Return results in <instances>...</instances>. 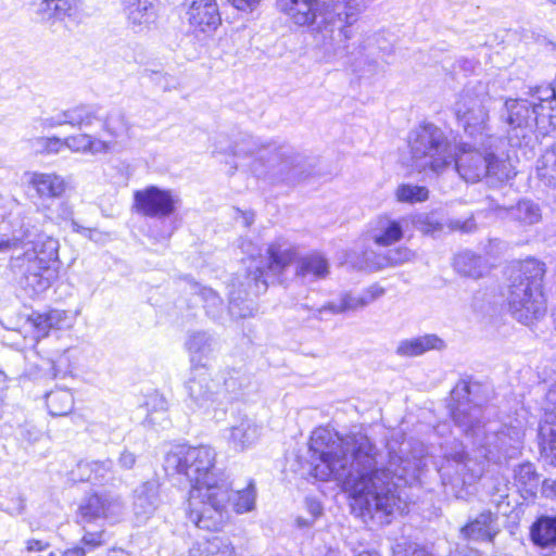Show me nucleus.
<instances>
[{"mask_svg": "<svg viewBox=\"0 0 556 556\" xmlns=\"http://www.w3.org/2000/svg\"><path fill=\"white\" fill-rule=\"evenodd\" d=\"M309 450L319 463L313 466L315 478L333 479L349 491L364 515L382 520L394 513H403L406 503L400 493L401 483L415 478L420 458H403L390 454L388 463L369 438L362 433L339 435L327 428H318L311 437Z\"/></svg>", "mask_w": 556, "mask_h": 556, "instance_id": "f257e3e1", "label": "nucleus"}, {"mask_svg": "<svg viewBox=\"0 0 556 556\" xmlns=\"http://www.w3.org/2000/svg\"><path fill=\"white\" fill-rule=\"evenodd\" d=\"M371 0H278V7L295 25L307 26L325 54L344 58L353 54L346 43L350 27Z\"/></svg>", "mask_w": 556, "mask_h": 556, "instance_id": "f03ea898", "label": "nucleus"}, {"mask_svg": "<svg viewBox=\"0 0 556 556\" xmlns=\"http://www.w3.org/2000/svg\"><path fill=\"white\" fill-rule=\"evenodd\" d=\"M481 386L477 382L459 381L451 392V416L454 425L470 439L473 445L485 450L490 459L507 457V438L518 443L522 432L518 428H507L496 421H484Z\"/></svg>", "mask_w": 556, "mask_h": 556, "instance_id": "7ed1b4c3", "label": "nucleus"}, {"mask_svg": "<svg viewBox=\"0 0 556 556\" xmlns=\"http://www.w3.org/2000/svg\"><path fill=\"white\" fill-rule=\"evenodd\" d=\"M23 250L11 257V268L22 276L23 288L31 295L46 291L55 277L51 264L58 260L59 242L24 223L11 238H0V252Z\"/></svg>", "mask_w": 556, "mask_h": 556, "instance_id": "20e7f679", "label": "nucleus"}, {"mask_svg": "<svg viewBox=\"0 0 556 556\" xmlns=\"http://www.w3.org/2000/svg\"><path fill=\"white\" fill-rule=\"evenodd\" d=\"M544 274V263L529 258L520 263L510 276L508 308L511 316L523 325L540 320L546 313L542 291Z\"/></svg>", "mask_w": 556, "mask_h": 556, "instance_id": "39448f33", "label": "nucleus"}, {"mask_svg": "<svg viewBox=\"0 0 556 556\" xmlns=\"http://www.w3.org/2000/svg\"><path fill=\"white\" fill-rule=\"evenodd\" d=\"M412 167L427 176L437 177L455 161V147L445 131L433 123H424L408 134Z\"/></svg>", "mask_w": 556, "mask_h": 556, "instance_id": "423d86ee", "label": "nucleus"}, {"mask_svg": "<svg viewBox=\"0 0 556 556\" xmlns=\"http://www.w3.org/2000/svg\"><path fill=\"white\" fill-rule=\"evenodd\" d=\"M490 102L489 84L478 81L465 87L453 105L454 115L464 132L475 144L485 149L496 148L502 140L489 125Z\"/></svg>", "mask_w": 556, "mask_h": 556, "instance_id": "0eeeda50", "label": "nucleus"}, {"mask_svg": "<svg viewBox=\"0 0 556 556\" xmlns=\"http://www.w3.org/2000/svg\"><path fill=\"white\" fill-rule=\"evenodd\" d=\"M235 156L255 157L253 170L256 175L295 180L302 174L303 156L287 144H263L260 139L248 136L233 147Z\"/></svg>", "mask_w": 556, "mask_h": 556, "instance_id": "6e6552de", "label": "nucleus"}, {"mask_svg": "<svg viewBox=\"0 0 556 556\" xmlns=\"http://www.w3.org/2000/svg\"><path fill=\"white\" fill-rule=\"evenodd\" d=\"M215 463L216 452L211 446H177L167 453L164 467L168 472L185 476L191 489L207 488L228 482Z\"/></svg>", "mask_w": 556, "mask_h": 556, "instance_id": "1a4fd4ad", "label": "nucleus"}, {"mask_svg": "<svg viewBox=\"0 0 556 556\" xmlns=\"http://www.w3.org/2000/svg\"><path fill=\"white\" fill-rule=\"evenodd\" d=\"M230 501L229 482L207 488H193L189 492L187 518L201 530L218 531L226 522V508Z\"/></svg>", "mask_w": 556, "mask_h": 556, "instance_id": "9d476101", "label": "nucleus"}, {"mask_svg": "<svg viewBox=\"0 0 556 556\" xmlns=\"http://www.w3.org/2000/svg\"><path fill=\"white\" fill-rule=\"evenodd\" d=\"M266 258L253 260L243 274H237L232 278L230 289L237 279H241L244 285L241 287V295L258 296L264 293L269 283L280 280L283 270L294 260L295 253L290 249L270 245Z\"/></svg>", "mask_w": 556, "mask_h": 556, "instance_id": "9b49d317", "label": "nucleus"}, {"mask_svg": "<svg viewBox=\"0 0 556 556\" xmlns=\"http://www.w3.org/2000/svg\"><path fill=\"white\" fill-rule=\"evenodd\" d=\"M125 510L122 498L113 493H92L84 497L77 509V522L86 528L100 520H116Z\"/></svg>", "mask_w": 556, "mask_h": 556, "instance_id": "f8f14e48", "label": "nucleus"}, {"mask_svg": "<svg viewBox=\"0 0 556 556\" xmlns=\"http://www.w3.org/2000/svg\"><path fill=\"white\" fill-rule=\"evenodd\" d=\"M180 198L172 190L149 186L134 193V207L142 216L164 219L174 214Z\"/></svg>", "mask_w": 556, "mask_h": 556, "instance_id": "ddd939ff", "label": "nucleus"}, {"mask_svg": "<svg viewBox=\"0 0 556 556\" xmlns=\"http://www.w3.org/2000/svg\"><path fill=\"white\" fill-rule=\"evenodd\" d=\"M187 404L193 410L205 414L215 412L222 405L219 384L204 369H197L186 383Z\"/></svg>", "mask_w": 556, "mask_h": 556, "instance_id": "4468645a", "label": "nucleus"}, {"mask_svg": "<svg viewBox=\"0 0 556 556\" xmlns=\"http://www.w3.org/2000/svg\"><path fill=\"white\" fill-rule=\"evenodd\" d=\"M101 108L98 104H78L63 110L52 116L41 118L40 125L45 129H51L63 125L74 128H83L101 121Z\"/></svg>", "mask_w": 556, "mask_h": 556, "instance_id": "2eb2a0df", "label": "nucleus"}, {"mask_svg": "<svg viewBox=\"0 0 556 556\" xmlns=\"http://www.w3.org/2000/svg\"><path fill=\"white\" fill-rule=\"evenodd\" d=\"M187 17L190 28L197 35L211 36L222 24L216 0H192Z\"/></svg>", "mask_w": 556, "mask_h": 556, "instance_id": "dca6fc26", "label": "nucleus"}, {"mask_svg": "<svg viewBox=\"0 0 556 556\" xmlns=\"http://www.w3.org/2000/svg\"><path fill=\"white\" fill-rule=\"evenodd\" d=\"M535 104L536 102L526 99H506L500 118L513 130L533 131L535 121L544 122L543 118L535 116Z\"/></svg>", "mask_w": 556, "mask_h": 556, "instance_id": "f3484780", "label": "nucleus"}, {"mask_svg": "<svg viewBox=\"0 0 556 556\" xmlns=\"http://www.w3.org/2000/svg\"><path fill=\"white\" fill-rule=\"evenodd\" d=\"M484 151L481 152L478 149H465L462 148L459 153L455 152L454 165L459 176L467 182H478L488 175V150L481 148Z\"/></svg>", "mask_w": 556, "mask_h": 556, "instance_id": "a211bd4d", "label": "nucleus"}, {"mask_svg": "<svg viewBox=\"0 0 556 556\" xmlns=\"http://www.w3.org/2000/svg\"><path fill=\"white\" fill-rule=\"evenodd\" d=\"M545 420L540 426L539 434L541 453L556 464V383L546 393L544 406Z\"/></svg>", "mask_w": 556, "mask_h": 556, "instance_id": "6ab92c4d", "label": "nucleus"}, {"mask_svg": "<svg viewBox=\"0 0 556 556\" xmlns=\"http://www.w3.org/2000/svg\"><path fill=\"white\" fill-rule=\"evenodd\" d=\"M160 483L150 480L135 490L132 504L134 515L138 523H144L157 509L160 505Z\"/></svg>", "mask_w": 556, "mask_h": 556, "instance_id": "aec40b11", "label": "nucleus"}, {"mask_svg": "<svg viewBox=\"0 0 556 556\" xmlns=\"http://www.w3.org/2000/svg\"><path fill=\"white\" fill-rule=\"evenodd\" d=\"M416 253L406 247L389 250L384 255L376 254L371 250L363 252V261L358 264L361 269L378 270L388 266H400L414 261Z\"/></svg>", "mask_w": 556, "mask_h": 556, "instance_id": "412c9836", "label": "nucleus"}, {"mask_svg": "<svg viewBox=\"0 0 556 556\" xmlns=\"http://www.w3.org/2000/svg\"><path fill=\"white\" fill-rule=\"evenodd\" d=\"M405 219H392L379 216L369 230V237L379 247H389L399 242L404 236Z\"/></svg>", "mask_w": 556, "mask_h": 556, "instance_id": "4be33fe9", "label": "nucleus"}, {"mask_svg": "<svg viewBox=\"0 0 556 556\" xmlns=\"http://www.w3.org/2000/svg\"><path fill=\"white\" fill-rule=\"evenodd\" d=\"M121 4L128 24L134 28L149 27L156 18L153 0H121Z\"/></svg>", "mask_w": 556, "mask_h": 556, "instance_id": "5701e85b", "label": "nucleus"}, {"mask_svg": "<svg viewBox=\"0 0 556 556\" xmlns=\"http://www.w3.org/2000/svg\"><path fill=\"white\" fill-rule=\"evenodd\" d=\"M185 345L191 363L204 368L215 352L216 341L205 331H194L189 333Z\"/></svg>", "mask_w": 556, "mask_h": 556, "instance_id": "b1692460", "label": "nucleus"}, {"mask_svg": "<svg viewBox=\"0 0 556 556\" xmlns=\"http://www.w3.org/2000/svg\"><path fill=\"white\" fill-rule=\"evenodd\" d=\"M289 249L291 250V248ZM292 251L295 253V255L291 263L296 261V277L303 279L304 281H314L327 277L329 274V264L325 256L315 252L296 258L295 250L292 249Z\"/></svg>", "mask_w": 556, "mask_h": 556, "instance_id": "393cba45", "label": "nucleus"}, {"mask_svg": "<svg viewBox=\"0 0 556 556\" xmlns=\"http://www.w3.org/2000/svg\"><path fill=\"white\" fill-rule=\"evenodd\" d=\"M444 348L445 343L440 337L434 333H427L400 341L395 353L401 357H416L428 351H441Z\"/></svg>", "mask_w": 556, "mask_h": 556, "instance_id": "a878e982", "label": "nucleus"}, {"mask_svg": "<svg viewBox=\"0 0 556 556\" xmlns=\"http://www.w3.org/2000/svg\"><path fill=\"white\" fill-rule=\"evenodd\" d=\"M260 438L258 426L250 418H242L229 429L228 445L238 452L251 447Z\"/></svg>", "mask_w": 556, "mask_h": 556, "instance_id": "bb28decb", "label": "nucleus"}, {"mask_svg": "<svg viewBox=\"0 0 556 556\" xmlns=\"http://www.w3.org/2000/svg\"><path fill=\"white\" fill-rule=\"evenodd\" d=\"M77 469L80 480H86L93 484H106L115 479L112 459L80 462Z\"/></svg>", "mask_w": 556, "mask_h": 556, "instance_id": "cd10ccee", "label": "nucleus"}, {"mask_svg": "<svg viewBox=\"0 0 556 556\" xmlns=\"http://www.w3.org/2000/svg\"><path fill=\"white\" fill-rule=\"evenodd\" d=\"M497 516L484 510L475 520L462 528V534L469 540L491 542L496 534L494 523Z\"/></svg>", "mask_w": 556, "mask_h": 556, "instance_id": "c85d7f7f", "label": "nucleus"}, {"mask_svg": "<svg viewBox=\"0 0 556 556\" xmlns=\"http://www.w3.org/2000/svg\"><path fill=\"white\" fill-rule=\"evenodd\" d=\"M28 182L40 198H60L66 189L64 179L56 174L31 173Z\"/></svg>", "mask_w": 556, "mask_h": 556, "instance_id": "c756f323", "label": "nucleus"}, {"mask_svg": "<svg viewBox=\"0 0 556 556\" xmlns=\"http://www.w3.org/2000/svg\"><path fill=\"white\" fill-rule=\"evenodd\" d=\"M534 545L547 548L556 545V516H541L530 529Z\"/></svg>", "mask_w": 556, "mask_h": 556, "instance_id": "7c9ffc66", "label": "nucleus"}, {"mask_svg": "<svg viewBox=\"0 0 556 556\" xmlns=\"http://www.w3.org/2000/svg\"><path fill=\"white\" fill-rule=\"evenodd\" d=\"M504 211L507 218L521 226H532L542 219L540 205L531 200H520L516 205L505 207Z\"/></svg>", "mask_w": 556, "mask_h": 556, "instance_id": "2f4dec72", "label": "nucleus"}, {"mask_svg": "<svg viewBox=\"0 0 556 556\" xmlns=\"http://www.w3.org/2000/svg\"><path fill=\"white\" fill-rule=\"evenodd\" d=\"M244 282L237 279L232 290H229V314L233 318L253 317L256 311L253 301L249 296L241 295V287Z\"/></svg>", "mask_w": 556, "mask_h": 556, "instance_id": "473e14b6", "label": "nucleus"}, {"mask_svg": "<svg viewBox=\"0 0 556 556\" xmlns=\"http://www.w3.org/2000/svg\"><path fill=\"white\" fill-rule=\"evenodd\" d=\"M188 556H235V548L228 540L215 536L194 544Z\"/></svg>", "mask_w": 556, "mask_h": 556, "instance_id": "72a5a7b5", "label": "nucleus"}, {"mask_svg": "<svg viewBox=\"0 0 556 556\" xmlns=\"http://www.w3.org/2000/svg\"><path fill=\"white\" fill-rule=\"evenodd\" d=\"M454 268L465 277L477 279L482 277L485 266L481 256L465 251L455 256Z\"/></svg>", "mask_w": 556, "mask_h": 556, "instance_id": "f704fd0d", "label": "nucleus"}, {"mask_svg": "<svg viewBox=\"0 0 556 556\" xmlns=\"http://www.w3.org/2000/svg\"><path fill=\"white\" fill-rule=\"evenodd\" d=\"M365 306H367V304L364 295H354L351 293H345L341 296L339 304L331 302L319 308H316L313 312V317L320 319L321 315L326 312H329L331 314H341L348 311H356Z\"/></svg>", "mask_w": 556, "mask_h": 556, "instance_id": "c9c22d12", "label": "nucleus"}, {"mask_svg": "<svg viewBox=\"0 0 556 556\" xmlns=\"http://www.w3.org/2000/svg\"><path fill=\"white\" fill-rule=\"evenodd\" d=\"M46 404L52 416H66L74 407V397L70 390L58 389L46 395Z\"/></svg>", "mask_w": 556, "mask_h": 556, "instance_id": "e433bc0d", "label": "nucleus"}, {"mask_svg": "<svg viewBox=\"0 0 556 556\" xmlns=\"http://www.w3.org/2000/svg\"><path fill=\"white\" fill-rule=\"evenodd\" d=\"M516 175L510 162L497 156L492 150H488V178L505 181Z\"/></svg>", "mask_w": 556, "mask_h": 556, "instance_id": "4c0bfd02", "label": "nucleus"}, {"mask_svg": "<svg viewBox=\"0 0 556 556\" xmlns=\"http://www.w3.org/2000/svg\"><path fill=\"white\" fill-rule=\"evenodd\" d=\"M536 172L546 185L556 186V153L553 149L545 151L539 159Z\"/></svg>", "mask_w": 556, "mask_h": 556, "instance_id": "58836bf2", "label": "nucleus"}, {"mask_svg": "<svg viewBox=\"0 0 556 556\" xmlns=\"http://www.w3.org/2000/svg\"><path fill=\"white\" fill-rule=\"evenodd\" d=\"M535 116L543 118V123L538 119L535 121L534 130H538L541 135L545 136L548 132L556 129V114L554 109L543 104V99L540 98V102L535 104Z\"/></svg>", "mask_w": 556, "mask_h": 556, "instance_id": "ea45409f", "label": "nucleus"}, {"mask_svg": "<svg viewBox=\"0 0 556 556\" xmlns=\"http://www.w3.org/2000/svg\"><path fill=\"white\" fill-rule=\"evenodd\" d=\"M395 194L400 202H424L429 197V190L424 186L403 184L397 187Z\"/></svg>", "mask_w": 556, "mask_h": 556, "instance_id": "a19ab883", "label": "nucleus"}, {"mask_svg": "<svg viewBox=\"0 0 556 556\" xmlns=\"http://www.w3.org/2000/svg\"><path fill=\"white\" fill-rule=\"evenodd\" d=\"M414 227L425 235L437 236L442 232L444 225L434 216V214H417L413 217Z\"/></svg>", "mask_w": 556, "mask_h": 556, "instance_id": "79ce46f5", "label": "nucleus"}, {"mask_svg": "<svg viewBox=\"0 0 556 556\" xmlns=\"http://www.w3.org/2000/svg\"><path fill=\"white\" fill-rule=\"evenodd\" d=\"M233 496V508L236 513L243 514L247 511H250L254 508L255 505V498H256V492L255 486L251 482L249 483L248 488L238 491L236 493L231 492V497Z\"/></svg>", "mask_w": 556, "mask_h": 556, "instance_id": "37998d69", "label": "nucleus"}, {"mask_svg": "<svg viewBox=\"0 0 556 556\" xmlns=\"http://www.w3.org/2000/svg\"><path fill=\"white\" fill-rule=\"evenodd\" d=\"M104 129L112 136L118 137L129 129L125 114L121 111L111 112L104 119Z\"/></svg>", "mask_w": 556, "mask_h": 556, "instance_id": "c03bdc74", "label": "nucleus"}, {"mask_svg": "<svg viewBox=\"0 0 556 556\" xmlns=\"http://www.w3.org/2000/svg\"><path fill=\"white\" fill-rule=\"evenodd\" d=\"M250 382V377L245 372L237 369L228 371L227 376L224 378L226 391L233 394L248 388Z\"/></svg>", "mask_w": 556, "mask_h": 556, "instance_id": "a18cd8bd", "label": "nucleus"}, {"mask_svg": "<svg viewBox=\"0 0 556 556\" xmlns=\"http://www.w3.org/2000/svg\"><path fill=\"white\" fill-rule=\"evenodd\" d=\"M515 479L525 488L535 486L538 482V475L535 472L534 466L530 463L518 466V468L515 470Z\"/></svg>", "mask_w": 556, "mask_h": 556, "instance_id": "49530a36", "label": "nucleus"}, {"mask_svg": "<svg viewBox=\"0 0 556 556\" xmlns=\"http://www.w3.org/2000/svg\"><path fill=\"white\" fill-rule=\"evenodd\" d=\"M65 139V148L71 150L74 153H88V146L91 142V135L88 134H76L68 136Z\"/></svg>", "mask_w": 556, "mask_h": 556, "instance_id": "de8ad7c7", "label": "nucleus"}, {"mask_svg": "<svg viewBox=\"0 0 556 556\" xmlns=\"http://www.w3.org/2000/svg\"><path fill=\"white\" fill-rule=\"evenodd\" d=\"M200 294L206 303L205 307L207 313L213 317H216L223 306V300L220 296L211 288H202Z\"/></svg>", "mask_w": 556, "mask_h": 556, "instance_id": "09e8293b", "label": "nucleus"}, {"mask_svg": "<svg viewBox=\"0 0 556 556\" xmlns=\"http://www.w3.org/2000/svg\"><path fill=\"white\" fill-rule=\"evenodd\" d=\"M65 139L59 137H40L37 139V146L40 152L56 154L65 148Z\"/></svg>", "mask_w": 556, "mask_h": 556, "instance_id": "8fccbe9b", "label": "nucleus"}, {"mask_svg": "<svg viewBox=\"0 0 556 556\" xmlns=\"http://www.w3.org/2000/svg\"><path fill=\"white\" fill-rule=\"evenodd\" d=\"M84 529L85 534L80 540V546L85 547L87 553L104 544L105 540L103 530L90 531L87 529V527Z\"/></svg>", "mask_w": 556, "mask_h": 556, "instance_id": "3c124183", "label": "nucleus"}, {"mask_svg": "<svg viewBox=\"0 0 556 556\" xmlns=\"http://www.w3.org/2000/svg\"><path fill=\"white\" fill-rule=\"evenodd\" d=\"M146 405L148 409V417L151 422H154V419L152 417L153 413L165 414L167 410V401L163 395L159 393H153L149 395Z\"/></svg>", "mask_w": 556, "mask_h": 556, "instance_id": "603ef678", "label": "nucleus"}, {"mask_svg": "<svg viewBox=\"0 0 556 556\" xmlns=\"http://www.w3.org/2000/svg\"><path fill=\"white\" fill-rule=\"evenodd\" d=\"M36 12L41 16L42 20L56 18V12L54 11V0H36L34 2Z\"/></svg>", "mask_w": 556, "mask_h": 556, "instance_id": "864d4df0", "label": "nucleus"}, {"mask_svg": "<svg viewBox=\"0 0 556 556\" xmlns=\"http://www.w3.org/2000/svg\"><path fill=\"white\" fill-rule=\"evenodd\" d=\"M143 77L148 78L150 81L160 86L164 90H166L169 86V76L167 73L162 71L146 68L143 71Z\"/></svg>", "mask_w": 556, "mask_h": 556, "instance_id": "5fc2aeb1", "label": "nucleus"}, {"mask_svg": "<svg viewBox=\"0 0 556 556\" xmlns=\"http://www.w3.org/2000/svg\"><path fill=\"white\" fill-rule=\"evenodd\" d=\"M447 227L452 231H460L464 233H470L476 230L477 225L473 218H467L466 220L460 219H451L447 224Z\"/></svg>", "mask_w": 556, "mask_h": 556, "instance_id": "6e6d98bb", "label": "nucleus"}, {"mask_svg": "<svg viewBox=\"0 0 556 556\" xmlns=\"http://www.w3.org/2000/svg\"><path fill=\"white\" fill-rule=\"evenodd\" d=\"M54 3L56 18H63L77 8L78 0H54Z\"/></svg>", "mask_w": 556, "mask_h": 556, "instance_id": "4d7b16f0", "label": "nucleus"}, {"mask_svg": "<svg viewBox=\"0 0 556 556\" xmlns=\"http://www.w3.org/2000/svg\"><path fill=\"white\" fill-rule=\"evenodd\" d=\"M112 148L111 142L100 140L93 136H91V142L88 146V153L91 155H97L100 153H108Z\"/></svg>", "mask_w": 556, "mask_h": 556, "instance_id": "13d9d810", "label": "nucleus"}, {"mask_svg": "<svg viewBox=\"0 0 556 556\" xmlns=\"http://www.w3.org/2000/svg\"><path fill=\"white\" fill-rule=\"evenodd\" d=\"M233 8L242 12H252L261 0H227Z\"/></svg>", "mask_w": 556, "mask_h": 556, "instance_id": "bf43d9fd", "label": "nucleus"}, {"mask_svg": "<svg viewBox=\"0 0 556 556\" xmlns=\"http://www.w3.org/2000/svg\"><path fill=\"white\" fill-rule=\"evenodd\" d=\"M26 551L28 553L41 552L50 547L49 542L37 539H29L25 542Z\"/></svg>", "mask_w": 556, "mask_h": 556, "instance_id": "052dcab7", "label": "nucleus"}, {"mask_svg": "<svg viewBox=\"0 0 556 556\" xmlns=\"http://www.w3.org/2000/svg\"><path fill=\"white\" fill-rule=\"evenodd\" d=\"M383 293H384L383 288H380L378 286H371L368 289H366L362 293V295H364V298L366 300V304L368 305L371 302H374L375 300H377L378 298H380L381 295H383Z\"/></svg>", "mask_w": 556, "mask_h": 556, "instance_id": "680f3d73", "label": "nucleus"}, {"mask_svg": "<svg viewBox=\"0 0 556 556\" xmlns=\"http://www.w3.org/2000/svg\"><path fill=\"white\" fill-rule=\"evenodd\" d=\"M135 463H136L135 454L127 450H125L118 458V464H119L121 468H123V469H131L134 467Z\"/></svg>", "mask_w": 556, "mask_h": 556, "instance_id": "e2e57ef3", "label": "nucleus"}, {"mask_svg": "<svg viewBox=\"0 0 556 556\" xmlns=\"http://www.w3.org/2000/svg\"><path fill=\"white\" fill-rule=\"evenodd\" d=\"M542 493L547 498L556 501V480L545 479L542 483Z\"/></svg>", "mask_w": 556, "mask_h": 556, "instance_id": "0e129e2a", "label": "nucleus"}, {"mask_svg": "<svg viewBox=\"0 0 556 556\" xmlns=\"http://www.w3.org/2000/svg\"><path fill=\"white\" fill-rule=\"evenodd\" d=\"M36 326L38 327L39 331H42L47 333L48 329L53 326L52 316H41L39 315L36 320Z\"/></svg>", "mask_w": 556, "mask_h": 556, "instance_id": "69168bd1", "label": "nucleus"}, {"mask_svg": "<svg viewBox=\"0 0 556 556\" xmlns=\"http://www.w3.org/2000/svg\"><path fill=\"white\" fill-rule=\"evenodd\" d=\"M72 226L74 231L79 232L91 240H96V235H99V232L96 229L85 228L78 225L76 222H73Z\"/></svg>", "mask_w": 556, "mask_h": 556, "instance_id": "338daca9", "label": "nucleus"}, {"mask_svg": "<svg viewBox=\"0 0 556 556\" xmlns=\"http://www.w3.org/2000/svg\"><path fill=\"white\" fill-rule=\"evenodd\" d=\"M87 551L85 547H81L80 545L74 546L72 548H67L62 553L61 556H86Z\"/></svg>", "mask_w": 556, "mask_h": 556, "instance_id": "774afa93", "label": "nucleus"}]
</instances>
